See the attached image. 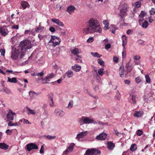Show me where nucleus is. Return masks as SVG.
<instances>
[{"instance_id":"nucleus-11","label":"nucleus","mask_w":155,"mask_h":155,"mask_svg":"<svg viewBox=\"0 0 155 155\" xmlns=\"http://www.w3.org/2000/svg\"><path fill=\"white\" fill-rule=\"evenodd\" d=\"M87 131H85L80 133L77 135V136L76 138L78 140V141L80 140L81 138H84L87 134Z\"/></svg>"},{"instance_id":"nucleus-55","label":"nucleus","mask_w":155,"mask_h":155,"mask_svg":"<svg viewBox=\"0 0 155 155\" xmlns=\"http://www.w3.org/2000/svg\"><path fill=\"white\" fill-rule=\"evenodd\" d=\"M94 41V38L93 37H92L89 38L87 40V42L88 43L92 42Z\"/></svg>"},{"instance_id":"nucleus-45","label":"nucleus","mask_w":155,"mask_h":155,"mask_svg":"<svg viewBox=\"0 0 155 155\" xmlns=\"http://www.w3.org/2000/svg\"><path fill=\"white\" fill-rule=\"evenodd\" d=\"M31 149H38V147L37 146L32 143H31Z\"/></svg>"},{"instance_id":"nucleus-7","label":"nucleus","mask_w":155,"mask_h":155,"mask_svg":"<svg viewBox=\"0 0 155 155\" xmlns=\"http://www.w3.org/2000/svg\"><path fill=\"white\" fill-rule=\"evenodd\" d=\"M128 6L126 4H124L121 7L120 11L121 13L120 16L121 18H123V16L125 15L127 11Z\"/></svg>"},{"instance_id":"nucleus-51","label":"nucleus","mask_w":155,"mask_h":155,"mask_svg":"<svg viewBox=\"0 0 155 155\" xmlns=\"http://www.w3.org/2000/svg\"><path fill=\"white\" fill-rule=\"evenodd\" d=\"M150 14L151 15H153L155 14V9L152 8L150 11Z\"/></svg>"},{"instance_id":"nucleus-3","label":"nucleus","mask_w":155,"mask_h":155,"mask_svg":"<svg viewBox=\"0 0 155 155\" xmlns=\"http://www.w3.org/2000/svg\"><path fill=\"white\" fill-rule=\"evenodd\" d=\"M78 122L80 125L84 124L94 123L93 119H90L87 117L83 116L78 119Z\"/></svg>"},{"instance_id":"nucleus-56","label":"nucleus","mask_w":155,"mask_h":155,"mask_svg":"<svg viewBox=\"0 0 155 155\" xmlns=\"http://www.w3.org/2000/svg\"><path fill=\"white\" fill-rule=\"evenodd\" d=\"M134 59L135 60H138L140 59V57L139 55H137L134 56Z\"/></svg>"},{"instance_id":"nucleus-43","label":"nucleus","mask_w":155,"mask_h":155,"mask_svg":"<svg viewBox=\"0 0 155 155\" xmlns=\"http://www.w3.org/2000/svg\"><path fill=\"white\" fill-rule=\"evenodd\" d=\"M4 92H5L6 94H9L11 93V91L8 88H5L3 89Z\"/></svg>"},{"instance_id":"nucleus-19","label":"nucleus","mask_w":155,"mask_h":155,"mask_svg":"<svg viewBox=\"0 0 155 155\" xmlns=\"http://www.w3.org/2000/svg\"><path fill=\"white\" fill-rule=\"evenodd\" d=\"M27 108L28 111V114H31L32 115H35L36 114V110H32L28 107H27Z\"/></svg>"},{"instance_id":"nucleus-60","label":"nucleus","mask_w":155,"mask_h":155,"mask_svg":"<svg viewBox=\"0 0 155 155\" xmlns=\"http://www.w3.org/2000/svg\"><path fill=\"white\" fill-rule=\"evenodd\" d=\"M49 30L51 32H54L55 31V29L53 27H51L49 28Z\"/></svg>"},{"instance_id":"nucleus-41","label":"nucleus","mask_w":155,"mask_h":155,"mask_svg":"<svg viewBox=\"0 0 155 155\" xmlns=\"http://www.w3.org/2000/svg\"><path fill=\"white\" fill-rule=\"evenodd\" d=\"M97 62L100 64L101 66H104V62L100 59H98L97 60Z\"/></svg>"},{"instance_id":"nucleus-57","label":"nucleus","mask_w":155,"mask_h":155,"mask_svg":"<svg viewBox=\"0 0 155 155\" xmlns=\"http://www.w3.org/2000/svg\"><path fill=\"white\" fill-rule=\"evenodd\" d=\"M74 149L73 146L71 145H70L69 146L68 149L70 151V152H71Z\"/></svg>"},{"instance_id":"nucleus-26","label":"nucleus","mask_w":155,"mask_h":155,"mask_svg":"<svg viewBox=\"0 0 155 155\" xmlns=\"http://www.w3.org/2000/svg\"><path fill=\"white\" fill-rule=\"evenodd\" d=\"M21 4L23 8V9H25L27 7L29 6L28 3L25 1H22L21 2Z\"/></svg>"},{"instance_id":"nucleus-38","label":"nucleus","mask_w":155,"mask_h":155,"mask_svg":"<svg viewBox=\"0 0 155 155\" xmlns=\"http://www.w3.org/2000/svg\"><path fill=\"white\" fill-rule=\"evenodd\" d=\"M36 56L35 55L34 53H33L32 54H31V56L29 58L28 60H33L34 61H35Z\"/></svg>"},{"instance_id":"nucleus-39","label":"nucleus","mask_w":155,"mask_h":155,"mask_svg":"<svg viewBox=\"0 0 155 155\" xmlns=\"http://www.w3.org/2000/svg\"><path fill=\"white\" fill-rule=\"evenodd\" d=\"M136 82L137 84H139L142 81L141 78L139 77H137L135 78Z\"/></svg>"},{"instance_id":"nucleus-13","label":"nucleus","mask_w":155,"mask_h":155,"mask_svg":"<svg viewBox=\"0 0 155 155\" xmlns=\"http://www.w3.org/2000/svg\"><path fill=\"white\" fill-rule=\"evenodd\" d=\"M71 52L74 55H77L78 57L79 58H81V57L78 54L80 53L78 49L77 48H74L73 49H72L71 50Z\"/></svg>"},{"instance_id":"nucleus-4","label":"nucleus","mask_w":155,"mask_h":155,"mask_svg":"<svg viewBox=\"0 0 155 155\" xmlns=\"http://www.w3.org/2000/svg\"><path fill=\"white\" fill-rule=\"evenodd\" d=\"M21 54V50L18 47L17 48L13 50L11 52V58L13 60H16L18 59V56L20 55H20Z\"/></svg>"},{"instance_id":"nucleus-14","label":"nucleus","mask_w":155,"mask_h":155,"mask_svg":"<svg viewBox=\"0 0 155 155\" xmlns=\"http://www.w3.org/2000/svg\"><path fill=\"white\" fill-rule=\"evenodd\" d=\"M51 21L57 24L58 25L63 27L64 25L62 22L60 21V20L58 19L52 18Z\"/></svg>"},{"instance_id":"nucleus-23","label":"nucleus","mask_w":155,"mask_h":155,"mask_svg":"<svg viewBox=\"0 0 155 155\" xmlns=\"http://www.w3.org/2000/svg\"><path fill=\"white\" fill-rule=\"evenodd\" d=\"M137 97L135 94H132L131 96V101L130 102L133 104H135L136 102V99L137 98Z\"/></svg>"},{"instance_id":"nucleus-64","label":"nucleus","mask_w":155,"mask_h":155,"mask_svg":"<svg viewBox=\"0 0 155 155\" xmlns=\"http://www.w3.org/2000/svg\"><path fill=\"white\" fill-rule=\"evenodd\" d=\"M47 104L45 103H44L41 106L42 108L43 109H45L47 107Z\"/></svg>"},{"instance_id":"nucleus-1","label":"nucleus","mask_w":155,"mask_h":155,"mask_svg":"<svg viewBox=\"0 0 155 155\" xmlns=\"http://www.w3.org/2000/svg\"><path fill=\"white\" fill-rule=\"evenodd\" d=\"M83 31L86 34L94 32L101 33L102 29L98 21L94 18H91L88 20L86 28H83Z\"/></svg>"},{"instance_id":"nucleus-50","label":"nucleus","mask_w":155,"mask_h":155,"mask_svg":"<svg viewBox=\"0 0 155 155\" xmlns=\"http://www.w3.org/2000/svg\"><path fill=\"white\" fill-rule=\"evenodd\" d=\"M49 104L51 107H53L55 106L54 103L53 101V100H52V101H49Z\"/></svg>"},{"instance_id":"nucleus-40","label":"nucleus","mask_w":155,"mask_h":155,"mask_svg":"<svg viewBox=\"0 0 155 155\" xmlns=\"http://www.w3.org/2000/svg\"><path fill=\"white\" fill-rule=\"evenodd\" d=\"M145 77L146 81L148 83H150L151 80L149 75L148 74H147L145 75Z\"/></svg>"},{"instance_id":"nucleus-54","label":"nucleus","mask_w":155,"mask_h":155,"mask_svg":"<svg viewBox=\"0 0 155 155\" xmlns=\"http://www.w3.org/2000/svg\"><path fill=\"white\" fill-rule=\"evenodd\" d=\"M103 24L105 25V26H108L109 25V23L107 20H104L103 21Z\"/></svg>"},{"instance_id":"nucleus-48","label":"nucleus","mask_w":155,"mask_h":155,"mask_svg":"<svg viewBox=\"0 0 155 155\" xmlns=\"http://www.w3.org/2000/svg\"><path fill=\"white\" fill-rule=\"evenodd\" d=\"M141 2L140 1L137 2L135 3V5L137 7H140L141 6Z\"/></svg>"},{"instance_id":"nucleus-6","label":"nucleus","mask_w":155,"mask_h":155,"mask_svg":"<svg viewBox=\"0 0 155 155\" xmlns=\"http://www.w3.org/2000/svg\"><path fill=\"white\" fill-rule=\"evenodd\" d=\"M101 151L95 148H92L87 150L84 155H100Z\"/></svg>"},{"instance_id":"nucleus-44","label":"nucleus","mask_w":155,"mask_h":155,"mask_svg":"<svg viewBox=\"0 0 155 155\" xmlns=\"http://www.w3.org/2000/svg\"><path fill=\"white\" fill-rule=\"evenodd\" d=\"M54 97V95L53 93H51L48 95V101H52Z\"/></svg>"},{"instance_id":"nucleus-2","label":"nucleus","mask_w":155,"mask_h":155,"mask_svg":"<svg viewBox=\"0 0 155 155\" xmlns=\"http://www.w3.org/2000/svg\"><path fill=\"white\" fill-rule=\"evenodd\" d=\"M31 41H30L25 40L21 42L18 47L21 50V58H22L24 56L27 50L31 49Z\"/></svg>"},{"instance_id":"nucleus-20","label":"nucleus","mask_w":155,"mask_h":155,"mask_svg":"<svg viewBox=\"0 0 155 155\" xmlns=\"http://www.w3.org/2000/svg\"><path fill=\"white\" fill-rule=\"evenodd\" d=\"M115 147V145L111 141L107 142V148L110 150H112Z\"/></svg>"},{"instance_id":"nucleus-10","label":"nucleus","mask_w":155,"mask_h":155,"mask_svg":"<svg viewBox=\"0 0 155 155\" xmlns=\"http://www.w3.org/2000/svg\"><path fill=\"white\" fill-rule=\"evenodd\" d=\"M8 33L7 28H5L4 27H0V33L3 36L7 35Z\"/></svg>"},{"instance_id":"nucleus-37","label":"nucleus","mask_w":155,"mask_h":155,"mask_svg":"<svg viewBox=\"0 0 155 155\" xmlns=\"http://www.w3.org/2000/svg\"><path fill=\"white\" fill-rule=\"evenodd\" d=\"M45 136L46 137L47 139L50 140L54 139L56 137V136H51L50 135H48Z\"/></svg>"},{"instance_id":"nucleus-5","label":"nucleus","mask_w":155,"mask_h":155,"mask_svg":"<svg viewBox=\"0 0 155 155\" xmlns=\"http://www.w3.org/2000/svg\"><path fill=\"white\" fill-rule=\"evenodd\" d=\"M61 42L60 39L58 37L54 36L51 35V40L49 43H52V46L54 47L59 45Z\"/></svg>"},{"instance_id":"nucleus-15","label":"nucleus","mask_w":155,"mask_h":155,"mask_svg":"<svg viewBox=\"0 0 155 155\" xmlns=\"http://www.w3.org/2000/svg\"><path fill=\"white\" fill-rule=\"evenodd\" d=\"M72 69L76 72L79 71L81 68V67L77 64H75L74 66H72Z\"/></svg>"},{"instance_id":"nucleus-63","label":"nucleus","mask_w":155,"mask_h":155,"mask_svg":"<svg viewBox=\"0 0 155 155\" xmlns=\"http://www.w3.org/2000/svg\"><path fill=\"white\" fill-rule=\"evenodd\" d=\"M91 54L94 57H96L97 53V52H91Z\"/></svg>"},{"instance_id":"nucleus-61","label":"nucleus","mask_w":155,"mask_h":155,"mask_svg":"<svg viewBox=\"0 0 155 155\" xmlns=\"http://www.w3.org/2000/svg\"><path fill=\"white\" fill-rule=\"evenodd\" d=\"M138 42L139 44L142 45L144 43V41L140 39L138 41Z\"/></svg>"},{"instance_id":"nucleus-34","label":"nucleus","mask_w":155,"mask_h":155,"mask_svg":"<svg viewBox=\"0 0 155 155\" xmlns=\"http://www.w3.org/2000/svg\"><path fill=\"white\" fill-rule=\"evenodd\" d=\"M73 106V101H70L68 104L67 108L69 109H71Z\"/></svg>"},{"instance_id":"nucleus-62","label":"nucleus","mask_w":155,"mask_h":155,"mask_svg":"<svg viewBox=\"0 0 155 155\" xmlns=\"http://www.w3.org/2000/svg\"><path fill=\"white\" fill-rule=\"evenodd\" d=\"M137 131H138V132L137 133V134L138 136H139L141 135V134L143 133V132H142V131L140 130H137Z\"/></svg>"},{"instance_id":"nucleus-52","label":"nucleus","mask_w":155,"mask_h":155,"mask_svg":"<svg viewBox=\"0 0 155 155\" xmlns=\"http://www.w3.org/2000/svg\"><path fill=\"white\" fill-rule=\"evenodd\" d=\"M6 133L8 135H11L12 134V130L8 129L6 131Z\"/></svg>"},{"instance_id":"nucleus-9","label":"nucleus","mask_w":155,"mask_h":155,"mask_svg":"<svg viewBox=\"0 0 155 155\" xmlns=\"http://www.w3.org/2000/svg\"><path fill=\"white\" fill-rule=\"evenodd\" d=\"M15 113L12 112V110H9L7 115V117L9 120H14V115H15Z\"/></svg>"},{"instance_id":"nucleus-21","label":"nucleus","mask_w":155,"mask_h":155,"mask_svg":"<svg viewBox=\"0 0 155 155\" xmlns=\"http://www.w3.org/2000/svg\"><path fill=\"white\" fill-rule=\"evenodd\" d=\"M66 74L68 78H72L74 75L73 72L71 70L68 71L66 73Z\"/></svg>"},{"instance_id":"nucleus-35","label":"nucleus","mask_w":155,"mask_h":155,"mask_svg":"<svg viewBox=\"0 0 155 155\" xmlns=\"http://www.w3.org/2000/svg\"><path fill=\"white\" fill-rule=\"evenodd\" d=\"M146 15V13L145 12L142 11L140 14L139 17L140 18H143Z\"/></svg>"},{"instance_id":"nucleus-32","label":"nucleus","mask_w":155,"mask_h":155,"mask_svg":"<svg viewBox=\"0 0 155 155\" xmlns=\"http://www.w3.org/2000/svg\"><path fill=\"white\" fill-rule=\"evenodd\" d=\"M116 95L115 97V99L117 100H120V99L121 95L118 91H117L116 93Z\"/></svg>"},{"instance_id":"nucleus-31","label":"nucleus","mask_w":155,"mask_h":155,"mask_svg":"<svg viewBox=\"0 0 155 155\" xmlns=\"http://www.w3.org/2000/svg\"><path fill=\"white\" fill-rule=\"evenodd\" d=\"M126 68H127V72H130L131 71L133 68L131 66H130L129 63L126 64Z\"/></svg>"},{"instance_id":"nucleus-22","label":"nucleus","mask_w":155,"mask_h":155,"mask_svg":"<svg viewBox=\"0 0 155 155\" xmlns=\"http://www.w3.org/2000/svg\"><path fill=\"white\" fill-rule=\"evenodd\" d=\"M8 146L5 143H0V148L3 150H6L8 148Z\"/></svg>"},{"instance_id":"nucleus-16","label":"nucleus","mask_w":155,"mask_h":155,"mask_svg":"<svg viewBox=\"0 0 155 155\" xmlns=\"http://www.w3.org/2000/svg\"><path fill=\"white\" fill-rule=\"evenodd\" d=\"M55 74L54 73H51L48 75L46 77L43 79L45 81H49L50 79L53 78Z\"/></svg>"},{"instance_id":"nucleus-28","label":"nucleus","mask_w":155,"mask_h":155,"mask_svg":"<svg viewBox=\"0 0 155 155\" xmlns=\"http://www.w3.org/2000/svg\"><path fill=\"white\" fill-rule=\"evenodd\" d=\"M149 23L147 21H144L142 23L140 26L144 28H146L149 26Z\"/></svg>"},{"instance_id":"nucleus-17","label":"nucleus","mask_w":155,"mask_h":155,"mask_svg":"<svg viewBox=\"0 0 155 155\" xmlns=\"http://www.w3.org/2000/svg\"><path fill=\"white\" fill-rule=\"evenodd\" d=\"M143 114L144 113L143 111H136L134 114V116L135 117L138 118L142 116L143 115Z\"/></svg>"},{"instance_id":"nucleus-46","label":"nucleus","mask_w":155,"mask_h":155,"mask_svg":"<svg viewBox=\"0 0 155 155\" xmlns=\"http://www.w3.org/2000/svg\"><path fill=\"white\" fill-rule=\"evenodd\" d=\"M8 126H16L17 125V124L16 123H13L12 122L10 121L8 123Z\"/></svg>"},{"instance_id":"nucleus-58","label":"nucleus","mask_w":155,"mask_h":155,"mask_svg":"<svg viewBox=\"0 0 155 155\" xmlns=\"http://www.w3.org/2000/svg\"><path fill=\"white\" fill-rule=\"evenodd\" d=\"M111 45L110 44H107L105 47V48L106 49H108L110 48Z\"/></svg>"},{"instance_id":"nucleus-53","label":"nucleus","mask_w":155,"mask_h":155,"mask_svg":"<svg viewBox=\"0 0 155 155\" xmlns=\"http://www.w3.org/2000/svg\"><path fill=\"white\" fill-rule=\"evenodd\" d=\"M0 52L1 53L2 55L3 56H4L5 54V50L4 49H1L0 50Z\"/></svg>"},{"instance_id":"nucleus-18","label":"nucleus","mask_w":155,"mask_h":155,"mask_svg":"<svg viewBox=\"0 0 155 155\" xmlns=\"http://www.w3.org/2000/svg\"><path fill=\"white\" fill-rule=\"evenodd\" d=\"M75 9V8L74 6H70L68 7L67 11L70 14L74 12Z\"/></svg>"},{"instance_id":"nucleus-47","label":"nucleus","mask_w":155,"mask_h":155,"mask_svg":"<svg viewBox=\"0 0 155 155\" xmlns=\"http://www.w3.org/2000/svg\"><path fill=\"white\" fill-rule=\"evenodd\" d=\"M44 74V71H42L40 73H38L36 74V75L38 77H42Z\"/></svg>"},{"instance_id":"nucleus-30","label":"nucleus","mask_w":155,"mask_h":155,"mask_svg":"<svg viewBox=\"0 0 155 155\" xmlns=\"http://www.w3.org/2000/svg\"><path fill=\"white\" fill-rule=\"evenodd\" d=\"M29 94L30 96L32 95L34 97H36L39 95L40 93H36L34 91H31L29 92Z\"/></svg>"},{"instance_id":"nucleus-29","label":"nucleus","mask_w":155,"mask_h":155,"mask_svg":"<svg viewBox=\"0 0 155 155\" xmlns=\"http://www.w3.org/2000/svg\"><path fill=\"white\" fill-rule=\"evenodd\" d=\"M124 68L123 67H120L119 68V73L121 77H123L124 75Z\"/></svg>"},{"instance_id":"nucleus-24","label":"nucleus","mask_w":155,"mask_h":155,"mask_svg":"<svg viewBox=\"0 0 155 155\" xmlns=\"http://www.w3.org/2000/svg\"><path fill=\"white\" fill-rule=\"evenodd\" d=\"M122 40L123 42L122 45H126L127 42V37L124 35H122Z\"/></svg>"},{"instance_id":"nucleus-12","label":"nucleus","mask_w":155,"mask_h":155,"mask_svg":"<svg viewBox=\"0 0 155 155\" xmlns=\"http://www.w3.org/2000/svg\"><path fill=\"white\" fill-rule=\"evenodd\" d=\"M107 136V134L103 133L97 136L96 138L98 140H104L106 138Z\"/></svg>"},{"instance_id":"nucleus-25","label":"nucleus","mask_w":155,"mask_h":155,"mask_svg":"<svg viewBox=\"0 0 155 155\" xmlns=\"http://www.w3.org/2000/svg\"><path fill=\"white\" fill-rule=\"evenodd\" d=\"M17 80L15 78H11L10 77L8 78V81L11 82L12 83H16L17 82Z\"/></svg>"},{"instance_id":"nucleus-59","label":"nucleus","mask_w":155,"mask_h":155,"mask_svg":"<svg viewBox=\"0 0 155 155\" xmlns=\"http://www.w3.org/2000/svg\"><path fill=\"white\" fill-rule=\"evenodd\" d=\"M23 122L24 124H31V123L29 122V121L26 119H24L23 120Z\"/></svg>"},{"instance_id":"nucleus-42","label":"nucleus","mask_w":155,"mask_h":155,"mask_svg":"<svg viewBox=\"0 0 155 155\" xmlns=\"http://www.w3.org/2000/svg\"><path fill=\"white\" fill-rule=\"evenodd\" d=\"M26 146V148L28 151H30L32 150V149H31V143L29 144H27Z\"/></svg>"},{"instance_id":"nucleus-27","label":"nucleus","mask_w":155,"mask_h":155,"mask_svg":"<svg viewBox=\"0 0 155 155\" xmlns=\"http://www.w3.org/2000/svg\"><path fill=\"white\" fill-rule=\"evenodd\" d=\"M44 29L45 28L44 27H41V26H40V23L39 27L35 29V31L37 32H38L39 31L41 32L44 31Z\"/></svg>"},{"instance_id":"nucleus-49","label":"nucleus","mask_w":155,"mask_h":155,"mask_svg":"<svg viewBox=\"0 0 155 155\" xmlns=\"http://www.w3.org/2000/svg\"><path fill=\"white\" fill-rule=\"evenodd\" d=\"M113 133L117 136H120L121 135V134L117 130H114Z\"/></svg>"},{"instance_id":"nucleus-36","label":"nucleus","mask_w":155,"mask_h":155,"mask_svg":"<svg viewBox=\"0 0 155 155\" xmlns=\"http://www.w3.org/2000/svg\"><path fill=\"white\" fill-rule=\"evenodd\" d=\"M104 69L103 68H101L99 69L98 71V73L99 74L100 76H102L104 74Z\"/></svg>"},{"instance_id":"nucleus-33","label":"nucleus","mask_w":155,"mask_h":155,"mask_svg":"<svg viewBox=\"0 0 155 155\" xmlns=\"http://www.w3.org/2000/svg\"><path fill=\"white\" fill-rule=\"evenodd\" d=\"M137 149V147L136 144L135 143L133 144L131 146L130 150L132 151H135Z\"/></svg>"},{"instance_id":"nucleus-8","label":"nucleus","mask_w":155,"mask_h":155,"mask_svg":"<svg viewBox=\"0 0 155 155\" xmlns=\"http://www.w3.org/2000/svg\"><path fill=\"white\" fill-rule=\"evenodd\" d=\"M54 113L56 116L61 117L65 114V112L62 110L59 109H56L54 110Z\"/></svg>"}]
</instances>
